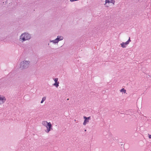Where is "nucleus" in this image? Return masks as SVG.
<instances>
[{"instance_id": "3", "label": "nucleus", "mask_w": 151, "mask_h": 151, "mask_svg": "<svg viewBox=\"0 0 151 151\" xmlns=\"http://www.w3.org/2000/svg\"><path fill=\"white\" fill-rule=\"evenodd\" d=\"M30 65V62L28 60H24L21 62L19 67L22 70L26 69L29 68Z\"/></svg>"}, {"instance_id": "2", "label": "nucleus", "mask_w": 151, "mask_h": 151, "mask_svg": "<svg viewBox=\"0 0 151 151\" xmlns=\"http://www.w3.org/2000/svg\"><path fill=\"white\" fill-rule=\"evenodd\" d=\"M42 125L46 127V129L45 132L47 133H48L51 130H52V126L50 122H47V121H43L42 122Z\"/></svg>"}, {"instance_id": "5", "label": "nucleus", "mask_w": 151, "mask_h": 151, "mask_svg": "<svg viewBox=\"0 0 151 151\" xmlns=\"http://www.w3.org/2000/svg\"><path fill=\"white\" fill-rule=\"evenodd\" d=\"M131 41V40L130 39V37H129L128 40L127 42H123L120 44L121 46L123 48L126 47Z\"/></svg>"}, {"instance_id": "8", "label": "nucleus", "mask_w": 151, "mask_h": 151, "mask_svg": "<svg viewBox=\"0 0 151 151\" xmlns=\"http://www.w3.org/2000/svg\"><path fill=\"white\" fill-rule=\"evenodd\" d=\"M53 79L55 82V83L53 84V85L57 88H58L59 86V82H58V78H54Z\"/></svg>"}, {"instance_id": "11", "label": "nucleus", "mask_w": 151, "mask_h": 151, "mask_svg": "<svg viewBox=\"0 0 151 151\" xmlns=\"http://www.w3.org/2000/svg\"><path fill=\"white\" fill-rule=\"evenodd\" d=\"M120 91L122 92H123L124 93H126V90H125L124 88H122L121 90H120Z\"/></svg>"}, {"instance_id": "4", "label": "nucleus", "mask_w": 151, "mask_h": 151, "mask_svg": "<svg viewBox=\"0 0 151 151\" xmlns=\"http://www.w3.org/2000/svg\"><path fill=\"white\" fill-rule=\"evenodd\" d=\"M64 39L63 37L61 35H58L55 40H50V42H52L54 45H58L60 41Z\"/></svg>"}, {"instance_id": "9", "label": "nucleus", "mask_w": 151, "mask_h": 151, "mask_svg": "<svg viewBox=\"0 0 151 151\" xmlns=\"http://www.w3.org/2000/svg\"><path fill=\"white\" fill-rule=\"evenodd\" d=\"M115 1L114 0H105V4H109L110 3H111L113 5L115 4Z\"/></svg>"}, {"instance_id": "13", "label": "nucleus", "mask_w": 151, "mask_h": 151, "mask_svg": "<svg viewBox=\"0 0 151 151\" xmlns=\"http://www.w3.org/2000/svg\"><path fill=\"white\" fill-rule=\"evenodd\" d=\"M106 7H109V6H108L107 5H106Z\"/></svg>"}, {"instance_id": "10", "label": "nucleus", "mask_w": 151, "mask_h": 151, "mask_svg": "<svg viewBox=\"0 0 151 151\" xmlns=\"http://www.w3.org/2000/svg\"><path fill=\"white\" fill-rule=\"evenodd\" d=\"M46 97H43L42 99V100L41 101V103L42 104L44 101H45L46 99Z\"/></svg>"}, {"instance_id": "6", "label": "nucleus", "mask_w": 151, "mask_h": 151, "mask_svg": "<svg viewBox=\"0 0 151 151\" xmlns=\"http://www.w3.org/2000/svg\"><path fill=\"white\" fill-rule=\"evenodd\" d=\"M6 101L5 96L3 95H0V105L4 104Z\"/></svg>"}, {"instance_id": "7", "label": "nucleus", "mask_w": 151, "mask_h": 151, "mask_svg": "<svg viewBox=\"0 0 151 151\" xmlns=\"http://www.w3.org/2000/svg\"><path fill=\"white\" fill-rule=\"evenodd\" d=\"M83 118L84 120L83 123V125L85 126L89 122V120L91 119V117L90 116L86 117V116H84Z\"/></svg>"}, {"instance_id": "1", "label": "nucleus", "mask_w": 151, "mask_h": 151, "mask_svg": "<svg viewBox=\"0 0 151 151\" xmlns=\"http://www.w3.org/2000/svg\"><path fill=\"white\" fill-rule=\"evenodd\" d=\"M31 38V35L29 33L24 32L19 37V40L22 42L29 40Z\"/></svg>"}, {"instance_id": "12", "label": "nucleus", "mask_w": 151, "mask_h": 151, "mask_svg": "<svg viewBox=\"0 0 151 151\" xmlns=\"http://www.w3.org/2000/svg\"><path fill=\"white\" fill-rule=\"evenodd\" d=\"M149 137L150 139L151 138V135L149 134Z\"/></svg>"}]
</instances>
